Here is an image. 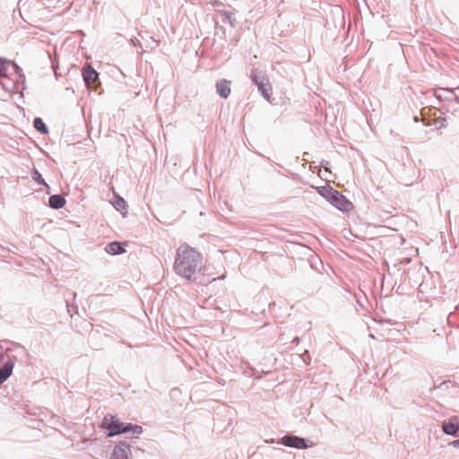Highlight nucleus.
I'll list each match as a JSON object with an SVG mask.
<instances>
[{
  "instance_id": "6",
  "label": "nucleus",
  "mask_w": 459,
  "mask_h": 459,
  "mask_svg": "<svg viewBox=\"0 0 459 459\" xmlns=\"http://www.w3.org/2000/svg\"><path fill=\"white\" fill-rule=\"evenodd\" d=\"M283 445L290 446V447H295V448H306V441L305 439L299 437H290L286 436L282 438Z\"/></svg>"
},
{
  "instance_id": "12",
  "label": "nucleus",
  "mask_w": 459,
  "mask_h": 459,
  "mask_svg": "<svg viewBox=\"0 0 459 459\" xmlns=\"http://www.w3.org/2000/svg\"><path fill=\"white\" fill-rule=\"evenodd\" d=\"M48 203L50 207L59 209L65 206V200L59 195H54L49 197Z\"/></svg>"
},
{
  "instance_id": "1",
  "label": "nucleus",
  "mask_w": 459,
  "mask_h": 459,
  "mask_svg": "<svg viewBox=\"0 0 459 459\" xmlns=\"http://www.w3.org/2000/svg\"><path fill=\"white\" fill-rule=\"evenodd\" d=\"M203 257L194 248L181 245L177 250L174 270L177 274L188 281H195L203 271Z\"/></svg>"
},
{
  "instance_id": "15",
  "label": "nucleus",
  "mask_w": 459,
  "mask_h": 459,
  "mask_svg": "<svg viewBox=\"0 0 459 459\" xmlns=\"http://www.w3.org/2000/svg\"><path fill=\"white\" fill-rule=\"evenodd\" d=\"M33 124H34V127H35L39 132H40V133H42V134H48V128H47V126H46L45 123L43 122V120H42L41 118H39V117H36V118L34 119Z\"/></svg>"
},
{
  "instance_id": "9",
  "label": "nucleus",
  "mask_w": 459,
  "mask_h": 459,
  "mask_svg": "<svg viewBox=\"0 0 459 459\" xmlns=\"http://www.w3.org/2000/svg\"><path fill=\"white\" fill-rule=\"evenodd\" d=\"M230 82L227 80H221L216 83V89L219 95L222 98H227L230 94Z\"/></svg>"
},
{
  "instance_id": "18",
  "label": "nucleus",
  "mask_w": 459,
  "mask_h": 459,
  "mask_svg": "<svg viewBox=\"0 0 459 459\" xmlns=\"http://www.w3.org/2000/svg\"><path fill=\"white\" fill-rule=\"evenodd\" d=\"M455 447H459V439L454 440L450 443Z\"/></svg>"
},
{
  "instance_id": "4",
  "label": "nucleus",
  "mask_w": 459,
  "mask_h": 459,
  "mask_svg": "<svg viewBox=\"0 0 459 459\" xmlns=\"http://www.w3.org/2000/svg\"><path fill=\"white\" fill-rule=\"evenodd\" d=\"M17 83V70H15V74L13 72H9L6 75H3L0 77V84L6 91L13 92L16 90Z\"/></svg>"
},
{
  "instance_id": "11",
  "label": "nucleus",
  "mask_w": 459,
  "mask_h": 459,
  "mask_svg": "<svg viewBox=\"0 0 459 459\" xmlns=\"http://www.w3.org/2000/svg\"><path fill=\"white\" fill-rule=\"evenodd\" d=\"M13 363L7 361L0 368V384L4 383L12 374Z\"/></svg>"
},
{
  "instance_id": "2",
  "label": "nucleus",
  "mask_w": 459,
  "mask_h": 459,
  "mask_svg": "<svg viewBox=\"0 0 459 459\" xmlns=\"http://www.w3.org/2000/svg\"><path fill=\"white\" fill-rule=\"evenodd\" d=\"M101 428L108 429V437H113L121 433L132 432L134 435H139L143 432L141 426L133 424H124L112 415L104 417L101 422Z\"/></svg>"
},
{
  "instance_id": "7",
  "label": "nucleus",
  "mask_w": 459,
  "mask_h": 459,
  "mask_svg": "<svg viewBox=\"0 0 459 459\" xmlns=\"http://www.w3.org/2000/svg\"><path fill=\"white\" fill-rule=\"evenodd\" d=\"M82 76L87 86L91 87L96 82L98 73L91 66H87L82 70Z\"/></svg>"
},
{
  "instance_id": "13",
  "label": "nucleus",
  "mask_w": 459,
  "mask_h": 459,
  "mask_svg": "<svg viewBox=\"0 0 459 459\" xmlns=\"http://www.w3.org/2000/svg\"><path fill=\"white\" fill-rule=\"evenodd\" d=\"M335 191V189L329 186L317 187L318 194L325 198L328 202L331 200Z\"/></svg>"
},
{
  "instance_id": "5",
  "label": "nucleus",
  "mask_w": 459,
  "mask_h": 459,
  "mask_svg": "<svg viewBox=\"0 0 459 459\" xmlns=\"http://www.w3.org/2000/svg\"><path fill=\"white\" fill-rule=\"evenodd\" d=\"M443 431L446 434L457 436L459 430V420L457 417H452L447 422H444L442 425Z\"/></svg>"
},
{
  "instance_id": "3",
  "label": "nucleus",
  "mask_w": 459,
  "mask_h": 459,
  "mask_svg": "<svg viewBox=\"0 0 459 459\" xmlns=\"http://www.w3.org/2000/svg\"><path fill=\"white\" fill-rule=\"evenodd\" d=\"M334 207L342 212H351L353 210V204L337 190L329 201Z\"/></svg>"
},
{
  "instance_id": "10",
  "label": "nucleus",
  "mask_w": 459,
  "mask_h": 459,
  "mask_svg": "<svg viewBox=\"0 0 459 459\" xmlns=\"http://www.w3.org/2000/svg\"><path fill=\"white\" fill-rule=\"evenodd\" d=\"M105 251L109 255H119L126 252L125 248L122 247V244L117 241L108 244L105 247Z\"/></svg>"
},
{
  "instance_id": "17",
  "label": "nucleus",
  "mask_w": 459,
  "mask_h": 459,
  "mask_svg": "<svg viewBox=\"0 0 459 459\" xmlns=\"http://www.w3.org/2000/svg\"><path fill=\"white\" fill-rule=\"evenodd\" d=\"M32 178H33V179H34L36 182H38V183H39V184H41V185H45V186H47V184H46L45 180L42 178V177H41L40 173H39L37 169H34V170H33V172H32Z\"/></svg>"
},
{
  "instance_id": "14",
  "label": "nucleus",
  "mask_w": 459,
  "mask_h": 459,
  "mask_svg": "<svg viewBox=\"0 0 459 459\" xmlns=\"http://www.w3.org/2000/svg\"><path fill=\"white\" fill-rule=\"evenodd\" d=\"M255 83L257 84L258 89L261 91L262 95L264 97V99L270 101L272 91L271 85L269 83L257 82L256 81Z\"/></svg>"
},
{
  "instance_id": "8",
  "label": "nucleus",
  "mask_w": 459,
  "mask_h": 459,
  "mask_svg": "<svg viewBox=\"0 0 459 459\" xmlns=\"http://www.w3.org/2000/svg\"><path fill=\"white\" fill-rule=\"evenodd\" d=\"M15 70H17V66L14 63L0 58V77L6 75L9 72L15 74Z\"/></svg>"
},
{
  "instance_id": "16",
  "label": "nucleus",
  "mask_w": 459,
  "mask_h": 459,
  "mask_svg": "<svg viewBox=\"0 0 459 459\" xmlns=\"http://www.w3.org/2000/svg\"><path fill=\"white\" fill-rule=\"evenodd\" d=\"M111 459H127L126 452L123 448L116 447L112 453Z\"/></svg>"
}]
</instances>
